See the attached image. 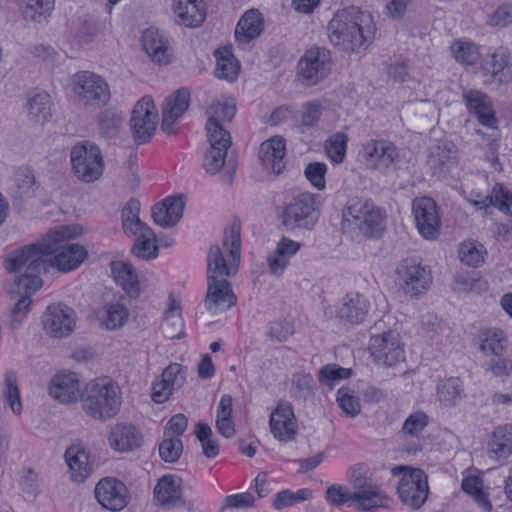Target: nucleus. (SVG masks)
<instances>
[{"mask_svg": "<svg viewBox=\"0 0 512 512\" xmlns=\"http://www.w3.org/2000/svg\"><path fill=\"white\" fill-rule=\"evenodd\" d=\"M366 161L374 168L388 167L399 157L397 147L386 140H372L364 147Z\"/></svg>", "mask_w": 512, "mask_h": 512, "instance_id": "obj_31", "label": "nucleus"}, {"mask_svg": "<svg viewBox=\"0 0 512 512\" xmlns=\"http://www.w3.org/2000/svg\"><path fill=\"white\" fill-rule=\"evenodd\" d=\"M459 258L462 263L477 267L484 261V255L474 242H464L459 248Z\"/></svg>", "mask_w": 512, "mask_h": 512, "instance_id": "obj_62", "label": "nucleus"}, {"mask_svg": "<svg viewBox=\"0 0 512 512\" xmlns=\"http://www.w3.org/2000/svg\"><path fill=\"white\" fill-rule=\"evenodd\" d=\"M490 204L505 214L512 215V192L497 183L490 193Z\"/></svg>", "mask_w": 512, "mask_h": 512, "instance_id": "obj_54", "label": "nucleus"}, {"mask_svg": "<svg viewBox=\"0 0 512 512\" xmlns=\"http://www.w3.org/2000/svg\"><path fill=\"white\" fill-rule=\"evenodd\" d=\"M158 114L150 96L141 98L132 110L130 126L137 144H145L152 138L157 126Z\"/></svg>", "mask_w": 512, "mask_h": 512, "instance_id": "obj_13", "label": "nucleus"}, {"mask_svg": "<svg viewBox=\"0 0 512 512\" xmlns=\"http://www.w3.org/2000/svg\"><path fill=\"white\" fill-rule=\"evenodd\" d=\"M156 235L151 228H145V232L137 237L132 252L141 259L150 260L158 256V246L155 244Z\"/></svg>", "mask_w": 512, "mask_h": 512, "instance_id": "obj_45", "label": "nucleus"}, {"mask_svg": "<svg viewBox=\"0 0 512 512\" xmlns=\"http://www.w3.org/2000/svg\"><path fill=\"white\" fill-rule=\"evenodd\" d=\"M240 224L233 222L224 231L223 246L229 251L231 264L228 266L219 245L210 247L207 257V281L218 280L229 276L233 262L240 260L241 234Z\"/></svg>", "mask_w": 512, "mask_h": 512, "instance_id": "obj_6", "label": "nucleus"}, {"mask_svg": "<svg viewBox=\"0 0 512 512\" xmlns=\"http://www.w3.org/2000/svg\"><path fill=\"white\" fill-rule=\"evenodd\" d=\"M428 424L429 416L424 411H415L405 419L400 430V437L403 440H418L422 437Z\"/></svg>", "mask_w": 512, "mask_h": 512, "instance_id": "obj_44", "label": "nucleus"}, {"mask_svg": "<svg viewBox=\"0 0 512 512\" xmlns=\"http://www.w3.org/2000/svg\"><path fill=\"white\" fill-rule=\"evenodd\" d=\"M162 331L166 338L180 339L184 336V324L181 316V304L172 300L169 308L165 312Z\"/></svg>", "mask_w": 512, "mask_h": 512, "instance_id": "obj_41", "label": "nucleus"}, {"mask_svg": "<svg viewBox=\"0 0 512 512\" xmlns=\"http://www.w3.org/2000/svg\"><path fill=\"white\" fill-rule=\"evenodd\" d=\"M451 52L456 61L473 66L480 61L481 54L479 47L469 41H456L451 46Z\"/></svg>", "mask_w": 512, "mask_h": 512, "instance_id": "obj_46", "label": "nucleus"}, {"mask_svg": "<svg viewBox=\"0 0 512 512\" xmlns=\"http://www.w3.org/2000/svg\"><path fill=\"white\" fill-rule=\"evenodd\" d=\"M323 114V106L318 100L303 103L301 109V127L302 130H308L315 127Z\"/></svg>", "mask_w": 512, "mask_h": 512, "instance_id": "obj_53", "label": "nucleus"}, {"mask_svg": "<svg viewBox=\"0 0 512 512\" xmlns=\"http://www.w3.org/2000/svg\"><path fill=\"white\" fill-rule=\"evenodd\" d=\"M216 59L215 75L219 79L234 82L239 75L240 63L228 47L217 49L214 52Z\"/></svg>", "mask_w": 512, "mask_h": 512, "instance_id": "obj_39", "label": "nucleus"}, {"mask_svg": "<svg viewBox=\"0 0 512 512\" xmlns=\"http://www.w3.org/2000/svg\"><path fill=\"white\" fill-rule=\"evenodd\" d=\"M464 396L463 382L458 377L447 378L438 385L437 397L445 405L455 406Z\"/></svg>", "mask_w": 512, "mask_h": 512, "instance_id": "obj_43", "label": "nucleus"}, {"mask_svg": "<svg viewBox=\"0 0 512 512\" xmlns=\"http://www.w3.org/2000/svg\"><path fill=\"white\" fill-rule=\"evenodd\" d=\"M412 213L416 227L422 237L432 240L438 237L440 217L436 202L430 197L416 198L412 202Z\"/></svg>", "mask_w": 512, "mask_h": 512, "instance_id": "obj_15", "label": "nucleus"}, {"mask_svg": "<svg viewBox=\"0 0 512 512\" xmlns=\"http://www.w3.org/2000/svg\"><path fill=\"white\" fill-rule=\"evenodd\" d=\"M73 91L86 104L105 105L111 97L108 83L90 71H80L73 75Z\"/></svg>", "mask_w": 512, "mask_h": 512, "instance_id": "obj_12", "label": "nucleus"}, {"mask_svg": "<svg viewBox=\"0 0 512 512\" xmlns=\"http://www.w3.org/2000/svg\"><path fill=\"white\" fill-rule=\"evenodd\" d=\"M312 497V491L308 488H302L293 492L289 489L279 491L273 500V507L281 510L295 504L309 500Z\"/></svg>", "mask_w": 512, "mask_h": 512, "instance_id": "obj_48", "label": "nucleus"}, {"mask_svg": "<svg viewBox=\"0 0 512 512\" xmlns=\"http://www.w3.org/2000/svg\"><path fill=\"white\" fill-rule=\"evenodd\" d=\"M506 339L500 329H490L482 334L480 349L485 354L501 356L505 349Z\"/></svg>", "mask_w": 512, "mask_h": 512, "instance_id": "obj_47", "label": "nucleus"}, {"mask_svg": "<svg viewBox=\"0 0 512 512\" xmlns=\"http://www.w3.org/2000/svg\"><path fill=\"white\" fill-rule=\"evenodd\" d=\"M337 402L347 416L355 417L360 413L359 399L354 395L353 390L348 387H342L337 391Z\"/></svg>", "mask_w": 512, "mask_h": 512, "instance_id": "obj_58", "label": "nucleus"}, {"mask_svg": "<svg viewBox=\"0 0 512 512\" xmlns=\"http://www.w3.org/2000/svg\"><path fill=\"white\" fill-rule=\"evenodd\" d=\"M183 451V443L178 437L165 436L159 444V455L167 463L176 462Z\"/></svg>", "mask_w": 512, "mask_h": 512, "instance_id": "obj_55", "label": "nucleus"}, {"mask_svg": "<svg viewBox=\"0 0 512 512\" xmlns=\"http://www.w3.org/2000/svg\"><path fill=\"white\" fill-rule=\"evenodd\" d=\"M327 173V166L323 162L309 163L305 170L304 175L313 187L318 190H323L326 186L325 175Z\"/></svg>", "mask_w": 512, "mask_h": 512, "instance_id": "obj_60", "label": "nucleus"}, {"mask_svg": "<svg viewBox=\"0 0 512 512\" xmlns=\"http://www.w3.org/2000/svg\"><path fill=\"white\" fill-rule=\"evenodd\" d=\"M489 65L492 77L499 84L512 83V56L506 48L500 47L492 53Z\"/></svg>", "mask_w": 512, "mask_h": 512, "instance_id": "obj_40", "label": "nucleus"}, {"mask_svg": "<svg viewBox=\"0 0 512 512\" xmlns=\"http://www.w3.org/2000/svg\"><path fill=\"white\" fill-rule=\"evenodd\" d=\"M109 444L115 451L125 453L140 448L143 435L132 424L119 423L111 428Z\"/></svg>", "mask_w": 512, "mask_h": 512, "instance_id": "obj_27", "label": "nucleus"}, {"mask_svg": "<svg viewBox=\"0 0 512 512\" xmlns=\"http://www.w3.org/2000/svg\"><path fill=\"white\" fill-rule=\"evenodd\" d=\"M129 311L121 302H113L106 305V318L104 325L109 330L122 327L128 320Z\"/></svg>", "mask_w": 512, "mask_h": 512, "instance_id": "obj_52", "label": "nucleus"}, {"mask_svg": "<svg viewBox=\"0 0 512 512\" xmlns=\"http://www.w3.org/2000/svg\"><path fill=\"white\" fill-rule=\"evenodd\" d=\"M463 100L470 114L475 116L483 126L494 128L497 119L490 97L479 90H465Z\"/></svg>", "mask_w": 512, "mask_h": 512, "instance_id": "obj_22", "label": "nucleus"}, {"mask_svg": "<svg viewBox=\"0 0 512 512\" xmlns=\"http://www.w3.org/2000/svg\"><path fill=\"white\" fill-rule=\"evenodd\" d=\"M210 143L209 150L205 153L204 168L209 174L218 173L225 164L227 150L231 146V136L207 134Z\"/></svg>", "mask_w": 512, "mask_h": 512, "instance_id": "obj_28", "label": "nucleus"}, {"mask_svg": "<svg viewBox=\"0 0 512 512\" xmlns=\"http://www.w3.org/2000/svg\"><path fill=\"white\" fill-rule=\"evenodd\" d=\"M512 455V425L497 427L489 443V456L498 461L506 460Z\"/></svg>", "mask_w": 512, "mask_h": 512, "instance_id": "obj_38", "label": "nucleus"}, {"mask_svg": "<svg viewBox=\"0 0 512 512\" xmlns=\"http://www.w3.org/2000/svg\"><path fill=\"white\" fill-rule=\"evenodd\" d=\"M330 42L344 52H355L374 39L376 25L367 11L350 7L337 13L328 24Z\"/></svg>", "mask_w": 512, "mask_h": 512, "instance_id": "obj_2", "label": "nucleus"}, {"mask_svg": "<svg viewBox=\"0 0 512 512\" xmlns=\"http://www.w3.org/2000/svg\"><path fill=\"white\" fill-rule=\"evenodd\" d=\"M370 307V302L364 295L358 292H350L340 300L336 315L347 323L357 325L365 321Z\"/></svg>", "mask_w": 512, "mask_h": 512, "instance_id": "obj_19", "label": "nucleus"}, {"mask_svg": "<svg viewBox=\"0 0 512 512\" xmlns=\"http://www.w3.org/2000/svg\"><path fill=\"white\" fill-rule=\"evenodd\" d=\"M348 137L343 132L330 136L324 144L326 155L336 164L343 162L346 155Z\"/></svg>", "mask_w": 512, "mask_h": 512, "instance_id": "obj_49", "label": "nucleus"}, {"mask_svg": "<svg viewBox=\"0 0 512 512\" xmlns=\"http://www.w3.org/2000/svg\"><path fill=\"white\" fill-rule=\"evenodd\" d=\"M351 375V369L327 364L319 370V382L332 388L336 381L348 379Z\"/></svg>", "mask_w": 512, "mask_h": 512, "instance_id": "obj_56", "label": "nucleus"}, {"mask_svg": "<svg viewBox=\"0 0 512 512\" xmlns=\"http://www.w3.org/2000/svg\"><path fill=\"white\" fill-rule=\"evenodd\" d=\"M190 92L185 88L178 89L169 95L163 104L161 129L168 135L175 133L173 125L188 109Z\"/></svg>", "mask_w": 512, "mask_h": 512, "instance_id": "obj_21", "label": "nucleus"}, {"mask_svg": "<svg viewBox=\"0 0 512 512\" xmlns=\"http://www.w3.org/2000/svg\"><path fill=\"white\" fill-rule=\"evenodd\" d=\"M330 51L312 47L305 51L298 62V79L304 86L311 87L323 81L331 72Z\"/></svg>", "mask_w": 512, "mask_h": 512, "instance_id": "obj_9", "label": "nucleus"}, {"mask_svg": "<svg viewBox=\"0 0 512 512\" xmlns=\"http://www.w3.org/2000/svg\"><path fill=\"white\" fill-rule=\"evenodd\" d=\"M73 314V310L66 305L49 306L43 320L44 329L55 338L68 336L75 325Z\"/></svg>", "mask_w": 512, "mask_h": 512, "instance_id": "obj_18", "label": "nucleus"}, {"mask_svg": "<svg viewBox=\"0 0 512 512\" xmlns=\"http://www.w3.org/2000/svg\"><path fill=\"white\" fill-rule=\"evenodd\" d=\"M208 120L206 123L207 134H217L230 136V133L224 129L223 125L231 122L236 114V104L230 101H215L206 111Z\"/></svg>", "mask_w": 512, "mask_h": 512, "instance_id": "obj_25", "label": "nucleus"}, {"mask_svg": "<svg viewBox=\"0 0 512 512\" xmlns=\"http://www.w3.org/2000/svg\"><path fill=\"white\" fill-rule=\"evenodd\" d=\"M121 406L120 388L109 378L89 382L81 395L83 412L93 420L105 422L118 414Z\"/></svg>", "mask_w": 512, "mask_h": 512, "instance_id": "obj_4", "label": "nucleus"}, {"mask_svg": "<svg viewBox=\"0 0 512 512\" xmlns=\"http://www.w3.org/2000/svg\"><path fill=\"white\" fill-rule=\"evenodd\" d=\"M186 367L179 363H171L162 372L161 378L172 389H179L185 382Z\"/></svg>", "mask_w": 512, "mask_h": 512, "instance_id": "obj_61", "label": "nucleus"}, {"mask_svg": "<svg viewBox=\"0 0 512 512\" xmlns=\"http://www.w3.org/2000/svg\"><path fill=\"white\" fill-rule=\"evenodd\" d=\"M98 502L107 510L119 511L127 504L125 485L113 478H104L95 487Z\"/></svg>", "mask_w": 512, "mask_h": 512, "instance_id": "obj_20", "label": "nucleus"}, {"mask_svg": "<svg viewBox=\"0 0 512 512\" xmlns=\"http://www.w3.org/2000/svg\"><path fill=\"white\" fill-rule=\"evenodd\" d=\"M353 492L341 485H332L326 490V500L334 506H354Z\"/></svg>", "mask_w": 512, "mask_h": 512, "instance_id": "obj_63", "label": "nucleus"}, {"mask_svg": "<svg viewBox=\"0 0 512 512\" xmlns=\"http://www.w3.org/2000/svg\"><path fill=\"white\" fill-rule=\"evenodd\" d=\"M319 205L317 195L299 193L283 204L280 221L287 231L312 230L319 219Z\"/></svg>", "mask_w": 512, "mask_h": 512, "instance_id": "obj_5", "label": "nucleus"}, {"mask_svg": "<svg viewBox=\"0 0 512 512\" xmlns=\"http://www.w3.org/2000/svg\"><path fill=\"white\" fill-rule=\"evenodd\" d=\"M3 395L13 413L20 414L22 410V404L20 400L19 388L17 385V376L13 371H8L5 373Z\"/></svg>", "mask_w": 512, "mask_h": 512, "instance_id": "obj_51", "label": "nucleus"}, {"mask_svg": "<svg viewBox=\"0 0 512 512\" xmlns=\"http://www.w3.org/2000/svg\"><path fill=\"white\" fill-rule=\"evenodd\" d=\"M23 14L26 19L39 21L41 17L51 13L55 0H21Z\"/></svg>", "mask_w": 512, "mask_h": 512, "instance_id": "obj_50", "label": "nucleus"}, {"mask_svg": "<svg viewBox=\"0 0 512 512\" xmlns=\"http://www.w3.org/2000/svg\"><path fill=\"white\" fill-rule=\"evenodd\" d=\"M270 431L281 442H289L295 439L297 422L293 406L290 402L281 400L270 415Z\"/></svg>", "mask_w": 512, "mask_h": 512, "instance_id": "obj_16", "label": "nucleus"}, {"mask_svg": "<svg viewBox=\"0 0 512 512\" xmlns=\"http://www.w3.org/2000/svg\"><path fill=\"white\" fill-rule=\"evenodd\" d=\"M154 497L162 507H170L181 501V479L174 475H165L154 488Z\"/></svg>", "mask_w": 512, "mask_h": 512, "instance_id": "obj_34", "label": "nucleus"}, {"mask_svg": "<svg viewBox=\"0 0 512 512\" xmlns=\"http://www.w3.org/2000/svg\"><path fill=\"white\" fill-rule=\"evenodd\" d=\"M454 146L448 143H442L435 146L427 159V165L432 170L434 176L445 175L455 160Z\"/></svg>", "mask_w": 512, "mask_h": 512, "instance_id": "obj_37", "label": "nucleus"}, {"mask_svg": "<svg viewBox=\"0 0 512 512\" xmlns=\"http://www.w3.org/2000/svg\"><path fill=\"white\" fill-rule=\"evenodd\" d=\"M142 44L145 52L153 62L159 65H167L171 62L168 40L159 30L149 28L143 32Z\"/></svg>", "mask_w": 512, "mask_h": 512, "instance_id": "obj_30", "label": "nucleus"}, {"mask_svg": "<svg viewBox=\"0 0 512 512\" xmlns=\"http://www.w3.org/2000/svg\"><path fill=\"white\" fill-rule=\"evenodd\" d=\"M286 145L282 137H273L260 145L259 159L263 168L279 175L285 169Z\"/></svg>", "mask_w": 512, "mask_h": 512, "instance_id": "obj_26", "label": "nucleus"}, {"mask_svg": "<svg viewBox=\"0 0 512 512\" xmlns=\"http://www.w3.org/2000/svg\"><path fill=\"white\" fill-rule=\"evenodd\" d=\"M173 9L178 23L186 27H198L206 18L203 0H173Z\"/></svg>", "mask_w": 512, "mask_h": 512, "instance_id": "obj_32", "label": "nucleus"}, {"mask_svg": "<svg viewBox=\"0 0 512 512\" xmlns=\"http://www.w3.org/2000/svg\"><path fill=\"white\" fill-rule=\"evenodd\" d=\"M70 158L75 175L83 182H94L103 174V157L99 147L93 143H77L71 150Z\"/></svg>", "mask_w": 512, "mask_h": 512, "instance_id": "obj_8", "label": "nucleus"}, {"mask_svg": "<svg viewBox=\"0 0 512 512\" xmlns=\"http://www.w3.org/2000/svg\"><path fill=\"white\" fill-rule=\"evenodd\" d=\"M369 351L375 363L386 367L395 366L405 359L400 336L391 330L371 336Z\"/></svg>", "mask_w": 512, "mask_h": 512, "instance_id": "obj_11", "label": "nucleus"}, {"mask_svg": "<svg viewBox=\"0 0 512 512\" xmlns=\"http://www.w3.org/2000/svg\"><path fill=\"white\" fill-rule=\"evenodd\" d=\"M27 114L30 120L36 123H44L51 117V99L46 92H40L30 97L26 104Z\"/></svg>", "mask_w": 512, "mask_h": 512, "instance_id": "obj_42", "label": "nucleus"}, {"mask_svg": "<svg viewBox=\"0 0 512 512\" xmlns=\"http://www.w3.org/2000/svg\"><path fill=\"white\" fill-rule=\"evenodd\" d=\"M23 272L24 271L18 273L19 275L15 277L14 281H16V279L21 274H23ZM9 292L10 293H18V294H21L22 292H24L26 294L25 296H22L16 302V304L14 305V307L11 311V316H12L13 320L20 324L22 322V320L24 318H26L28 311H29L30 304L32 302L29 294H33L34 292H27L23 287L21 288V290H19V287L17 286L16 282H13V286L10 288Z\"/></svg>", "mask_w": 512, "mask_h": 512, "instance_id": "obj_57", "label": "nucleus"}, {"mask_svg": "<svg viewBox=\"0 0 512 512\" xmlns=\"http://www.w3.org/2000/svg\"><path fill=\"white\" fill-rule=\"evenodd\" d=\"M398 282L405 294L419 296L428 290L432 276L429 268L412 260H404L397 268Z\"/></svg>", "mask_w": 512, "mask_h": 512, "instance_id": "obj_14", "label": "nucleus"}, {"mask_svg": "<svg viewBox=\"0 0 512 512\" xmlns=\"http://www.w3.org/2000/svg\"><path fill=\"white\" fill-rule=\"evenodd\" d=\"M237 297L225 278L208 281L205 307L213 315L225 312L236 304Z\"/></svg>", "mask_w": 512, "mask_h": 512, "instance_id": "obj_17", "label": "nucleus"}, {"mask_svg": "<svg viewBox=\"0 0 512 512\" xmlns=\"http://www.w3.org/2000/svg\"><path fill=\"white\" fill-rule=\"evenodd\" d=\"M81 383L74 373L56 374L50 383L49 394L52 398L63 404L81 400Z\"/></svg>", "mask_w": 512, "mask_h": 512, "instance_id": "obj_23", "label": "nucleus"}, {"mask_svg": "<svg viewBox=\"0 0 512 512\" xmlns=\"http://www.w3.org/2000/svg\"><path fill=\"white\" fill-rule=\"evenodd\" d=\"M121 121L122 119L118 114L112 111H104L99 120L101 133L107 138L116 136L121 126Z\"/></svg>", "mask_w": 512, "mask_h": 512, "instance_id": "obj_64", "label": "nucleus"}, {"mask_svg": "<svg viewBox=\"0 0 512 512\" xmlns=\"http://www.w3.org/2000/svg\"><path fill=\"white\" fill-rule=\"evenodd\" d=\"M393 475H402L397 493L401 502L413 510L423 506L428 498V478L419 468L396 466L391 470Z\"/></svg>", "mask_w": 512, "mask_h": 512, "instance_id": "obj_7", "label": "nucleus"}, {"mask_svg": "<svg viewBox=\"0 0 512 512\" xmlns=\"http://www.w3.org/2000/svg\"><path fill=\"white\" fill-rule=\"evenodd\" d=\"M263 28L264 21L261 13L256 9H250L238 21L235 37L239 43H249L261 35Z\"/></svg>", "mask_w": 512, "mask_h": 512, "instance_id": "obj_33", "label": "nucleus"}, {"mask_svg": "<svg viewBox=\"0 0 512 512\" xmlns=\"http://www.w3.org/2000/svg\"><path fill=\"white\" fill-rule=\"evenodd\" d=\"M351 484L354 506L359 511H375L389 507L390 497L371 478L358 474L353 476Z\"/></svg>", "mask_w": 512, "mask_h": 512, "instance_id": "obj_10", "label": "nucleus"}, {"mask_svg": "<svg viewBox=\"0 0 512 512\" xmlns=\"http://www.w3.org/2000/svg\"><path fill=\"white\" fill-rule=\"evenodd\" d=\"M301 243L283 236L273 253L267 257L269 271L274 276H281L289 265L291 258L300 250Z\"/></svg>", "mask_w": 512, "mask_h": 512, "instance_id": "obj_29", "label": "nucleus"}, {"mask_svg": "<svg viewBox=\"0 0 512 512\" xmlns=\"http://www.w3.org/2000/svg\"><path fill=\"white\" fill-rule=\"evenodd\" d=\"M79 234L78 226H60L50 230L41 242L13 251L6 261V268L13 273L24 271L15 281L19 290L22 287L27 292L39 290L42 286L40 274L48 266L65 273L77 269L88 257L84 246L69 242Z\"/></svg>", "mask_w": 512, "mask_h": 512, "instance_id": "obj_1", "label": "nucleus"}, {"mask_svg": "<svg viewBox=\"0 0 512 512\" xmlns=\"http://www.w3.org/2000/svg\"><path fill=\"white\" fill-rule=\"evenodd\" d=\"M111 271L116 283L122 287L128 296L136 298L140 294L138 275L133 266L124 262H113Z\"/></svg>", "mask_w": 512, "mask_h": 512, "instance_id": "obj_36", "label": "nucleus"}, {"mask_svg": "<svg viewBox=\"0 0 512 512\" xmlns=\"http://www.w3.org/2000/svg\"><path fill=\"white\" fill-rule=\"evenodd\" d=\"M34 184L35 178L31 171L27 169L18 171L15 177V190L12 194L14 200L31 196Z\"/></svg>", "mask_w": 512, "mask_h": 512, "instance_id": "obj_59", "label": "nucleus"}, {"mask_svg": "<svg viewBox=\"0 0 512 512\" xmlns=\"http://www.w3.org/2000/svg\"><path fill=\"white\" fill-rule=\"evenodd\" d=\"M185 208L183 196L167 197L152 208V218L163 228L175 226L182 218Z\"/></svg>", "mask_w": 512, "mask_h": 512, "instance_id": "obj_24", "label": "nucleus"}, {"mask_svg": "<svg viewBox=\"0 0 512 512\" xmlns=\"http://www.w3.org/2000/svg\"><path fill=\"white\" fill-rule=\"evenodd\" d=\"M66 463L74 482L82 483L90 475L92 468L89 464L88 453L79 446H70L65 452Z\"/></svg>", "mask_w": 512, "mask_h": 512, "instance_id": "obj_35", "label": "nucleus"}, {"mask_svg": "<svg viewBox=\"0 0 512 512\" xmlns=\"http://www.w3.org/2000/svg\"><path fill=\"white\" fill-rule=\"evenodd\" d=\"M386 214L373 201L350 198L342 211L341 228L344 232L357 233L368 239L380 238L385 230Z\"/></svg>", "mask_w": 512, "mask_h": 512, "instance_id": "obj_3", "label": "nucleus"}]
</instances>
